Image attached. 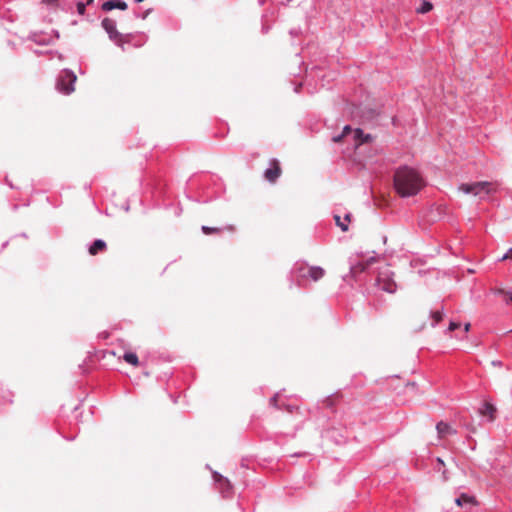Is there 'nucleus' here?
I'll list each match as a JSON object with an SVG mask.
<instances>
[{
  "mask_svg": "<svg viewBox=\"0 0 512 512\" xmlns=\"http://www.w3.org/2000/svg\"><path fill=\"white\" fill-rule=\"evenodd\" d=\"M425 186L421 174L408 166L399 167L394 174V187L401 197H411Z\"/></svg>",
  "mask_w": 512,
  "mask_h": 512,
  "instance_id": "obj_1",
  "label": "nucleus"
},
{
  "mask_svg": "<svg viewBox=\"0 0 512 512\" xmlns=\"http://www.w3.org/2000/svg\"><path fill=\"white\" fill-rule=\"evenodd\" d=\"M372 139L371 134H365L362 129L346 125L340 134L333 136L332 141L340 142L343 140L357 149L362 144L371 142Z\"/></svg>",
  "mask_w": 512,
  "mask_h": 512,
  "instance_id": "obj_2",
  "label": "nucleus"
},
{
  "mask_svg": "<svg viewBox=\"0 0 512 512\" xmlns=\"http://www.w3.org/2000/svg\"><path fill=\"white\" fill-rule=\"evenodd\" d=\"M459 190L464 194H472L474 196L483 197L493 190V185L488 181H480L474 183H463L459 186Z\"/></svg>",
  "mask_w": 512,
  "mask_h": 512,
  "instance_id": "obj_3",
  "label": "nucleus"
},
{
  "mask_svg": "<svg viewBox=\"0 0 512 512\" xmlns=\"http://www.w3.org/2000/svg\"><path fill=\"white\" fill-rule=\"evenodd\" d=\"M76 75L69 69H64L56 80V89L65 95H69L74 91Z\"/></svg>",
  "mask_w": 512,
  "mask_h": 512,
  "instance_id": "obj_4",
  "label": "nucleus"
},
{
  "mask_svg": "<svg viewBox=\"0 0 512 512\" xmlns=\"http://www.w3.org/2000/svg\"><path fill=\"white\" fill-rule=\"evenodd\" d=\"M393 276L394 273L390 268L385 267L380 269L376 280L378 288L388 293H395L397 290V284L394 281Z\"/></svg>",
  "mask_w": 512,
  "mask_h": 512,
  "instance_id": "obj_5",
  "label": "nucleus"
},
{
  "mask_svg": "<svg viewBox=\"0 0 512 512\" xmlns=\"http://www.w3.org/2000/svg\"><path fill=\"white\" fill-rule=\"evenodd\" d=\"M103 29L109 35L110 40H112L116 45H121L123 42L122 34L119 33L116 29V21L110 18H104L101 22Z\"/></svg>",
  "mask_w": 512,
  "mask_h": 512,
  "instance_id": "obj_6",
  "label": "nucleus"
},
{
  "mask_svg": "<svg viewBox=\"0 0 512 512\" xmlns=\"http://www.w3.org/2000/svg\"><path fill=\"white\" fill-rule=\"evenodd\" d=\"M281 174V168L277 159H271L269 167L264 171V177L267 181L274 183Z\"/></svg>",
  "mask_w": 512,
  "mask_h": 512,
  "instance_id": "obj_7",
  "label": "nucleus"
},
{
  "mask_svg": "<svg viewBox=\"0 0 512 512\" xmlns=\"http://www.w3.org/2000/svg\"><path fill=\"white\" fill-rule=\"evenodd\" d=\"M436 430L440 438H445L449 435H454L457 431L448 423L440 421L436 425Z\"/></svg>",
  "mask_w": 512,
  "mask_h": 512,
  "instance_id": "obj_8",
  "label": "nucleus"
},
{
  "mask_svg": "<svg viewBox=\"0 0 512 512\" xmlns=\"http://www.w3.org/2000/svg\"><path fill=\"white\" fill-rule=\"evenodd\" d=\"M479 413L487 417L489 421H493L495 419L496 407L491 402L485 401L479 409Z\"/></svg>",
  "mask_w": 512,
  "mask_h": 512,
  "instance_id": "obj_9",
  "label": "nucleus"
},
{
  "mask_svg": "<svg viewBox=\"0 0 512 512\" xmlns=\"http://www.w3.org/2000/svg\"><path fill=\"white\" fill-rule=\"evenodd\" d=\"M213 478L215 482H218L221 485V493L223 494V496L227 497L231 492V485L229 481L223 478V476L218 472L213 473Z\"/></svg>",
  "mask_w": 512,
  "mask_h": 512,
  "instance_id": "obj_10",
  "label": "nucleus"
},
{
  "mask_svg": "<svg viewBox=\"0 0 512 512\" xmlns=\"http://www.w3.org/2000/svg\"><path fill=\"white\" fill-rule=\"evenodd\" d=\"M127 3L123 0H108L102 4L104 11H111L113 9L126 10Z\"/></svg>",
  "mask_w": 512,
  "mask_h": 512,
  "instance_id": "obj_11",
  "label": "nucleus"
},
{
  "mask_svg": "<svg viewBox=\"0 0 512 512\" xmlns=\"http://www.w3.org/2000/svg\"><path fill=\"white\" fill-rule=\"evenodd\" d=\"M310 269V266H308L305 263H296L293 267L292 273L297 279H306L308 278L309 272L307 271Z\"/></svg>",
  "mask_w": 512,
  "mask_h": 512,
  "instance_id": "obj_12",
  "label": "nucleus"
},
{
  "mask_svg": "<svg viewBox=\"0 0 512 512\" xmlns=\"http://www.w3.org/2000/svg\"><path fill=\"white\" fill-rule=\"evenodd\" d=\"M307 271L309 272L308 278L313 281H318L325 275V270L320 266H310Z\"/></svg>",
  "mask_w": 512,
  "mask_h": 512,
  "instance_id": "obj_13",
  "label": "nucleus"
},
{
  "mask_svg": "<svg viewBox=\"0 0 512 512\" xmlns=\"http://www.w3.org/2000/svg\"><path fill=\"white\" fill-rule=\"evenodd\" d=\"M281 396V394L278 392L273 397L270 398L269 403L271 406L277 408V409H285L288 412H292L294 409V406L286 405L284 403L278 404V398Z\"/></svg>",
  "mask_w": 512,
  "mask_h": 512,
  "instance_id": "obj_14",
  "label": "nucleus"
},
{
  "mask_svg": "<svg viewBox=\"0 0 512 512\" xmlns=\"http://www.w3.org/2000/svg\"><path fill=\"white\" fill-rule=\"evenodd\" d=\"M106 249V242L102 239L95 240L89 247V253L91 255H96L99 251H104Z\"/></svg>",
  "mask_w": 512,
  "mask_h": 512,
  "instance_id": "obj_15",
  "label": "nucleus"
},
{
  "mask_svg": "<svg viewBox=\"0 0 512 512\" xmlns=\"http://www.w3.org/2000/svg\"><path fill=\"white\" fill-rule=\"evenodd\" d=\"M430 317L432 320L431 326L435 327L443 318V308H441L440 310L431 311Z\"/></svg>",
  "mask_w": 512,
  "mask_h": 512,
  "instance_id": "obj_16",
  "label": "nucleus"
},
{
  "mask_svg": "<svg viewBox=\"0 0 512 512\" xmlns=\"http://www.w3.org/2000/svg\"><path fill=\"white\" fill-rule=\"evenodd\" d=\"M32 39L39 45H48L51 42V37L46 34H35Z\"/></svg>",
  "mask_w": 512,
  "mask_h": 512,
  "instance_id": "obj_17",
  "label": "nucleus"
},
{
  "mask_svg": "<svg viewBox=\"0 0 512 512\" xmlns=\"http://www.w3.org/2000/svg\"><path fill=\"white\" fill-rule=\"evenodd\" d=\"M123 359L133 365V366H138L139 365V359H138V356L136 355V353L134 352H126L124 353L123 355Z\"/></svg>",
  "mask_w": 512,
  "mask_h": 512,
  "instance_id": "obj_18",
  "label": "nucleus"
},
{
  "mask_svg": "<svg viewBox=\"0 0 512 512\" xmlns=\"http://www.w3.org/2000/svg\"><path fill=\"white\" fill-rule=\"evenodd\" d=\"M433 8V5L431 2L423 0L420 4V6L416 9L417 13L419 14H425L431 11Z\"/></svg>",
  "mask_w": 512,
  "mask_h": 512,
  "instance_id": "obj_19",
  "label": "nucleus"
},
{
  "mask_svg": "<svg viewBox=\"0 0 512 512\" xmlns=\"http://www.w3.org/2000/svg\"><path fill=\"white\" fill-rule=\"evenodd\" d=\"M473 500H474L473 497H471L467 494H462L461 496H459L455 499V503L458 506H463V504L472 503Z\"/></svg>",
  "mask_w": 512,
  "mask_h": 512,
  "instance_id": "obj_20",
  "label": "nucleus"
},
{
  "mask_svg": "<svg viewBox=\"0 0 512 512\" xmlns=\"http://www.w3.org/2000/svg\"><path fill=\"white\" fill-rule=\"evenodd\" d=\"M334 220H335V223L336 225L343 231V232H346L348 231V228L349 226L347 225L346 222H344V219L341 218L340 215L338 214H334Z\"/></svg>",
  "mask_w": 512,
  "mask_h": 512,
  "instance_id": "obj_21",
  "label": "nucleus"
},
{
  "mask_svg": "<svg viewBox=\"0 0 512 512\" xmlns=\"http://www.w3.org/2000/svg\"><path fill=\"white\" fill-rule=\"evenodd\" d=\"M496 293L502 295L503 301L506 304H511L512 303V292L504 291L502 289H499V290L496 291Z\"/></svg>",
  "mask_w": 512,
  "mask_h": 512,
  "instance_id": "obj_22",
  "label": "nucleus"
},
{
  "mask_svg": "<svg viewBox=\"0 0 512 512\" xmlns=\"http://www.w3.org/2000/svg\"><path fill=\"white\" fill-rule=\"evenodd\" d=\"M201 230L204 234H211L214 232H218L220 229L216 227L202 226Z\"/></svg>",
  "mask_w": 512,
  "mask_h": 512,
  "instance_id": "obj_23",
  "label": "nucleus"
},
{
  "mask_svg": "<svg viewBox=\"0 0 512 512\" xmlns=\"http://www.w3.org/2000/svg\"><path fill=\"white\" fill-rule=\"evenodd\" d=\"M86 3L83 2V1H79L77 3V12L80 14V15H83L85 13V9H86Z\"/></svg>",
  "mask_w": 512,
  "mask_h": 512,
  "instance_id": "obj_24",
  "label": "nucleus"
},
{
  "mask_svg": "<svg viewBox=\"0 0 512 512\" xmlns=\"http://www.w3.org/2000/svg\"><path fill=\"white\" fill-rule=\"evenodd\" d=\"M507 259H512V248H510L500 259L499 261H504Z\"/></svg>",
  "mask_w": 512,
  "mask_h": 512,
  "instance_id": "obj_25",
  "label": "nucleus"
},
{
  "mask_svg": "<svg viewBox=\"0 0 512 512\" xmlns=\"http://www.w3.org/2000/svg\"><path fill=\"white\" fill-rule=\"evenodd\" d=\"M460 327V323L458 322H454V321H451L449 323V327H448V330L449 331H454L455 329L459 328Z\"/></svg>",
  "mask_w": 512,
  "mask_h": 512,
  "instance_id": "obj_26",
  "label": "nucleus"
},
{
  "mask_svg": "<svg viewBox=\"0 0 512 512\" xmlns=\"http://www.w3.org/2000/svg\"><path fill=\"white\" fill-rule=\"evenodd\" d=\"M351 216H352V215H351V213H350V212H347V213H345V215H344V218H343V219H344V222H346V223H347V225H348V224L350 223V221H351Z\"/></svg>",
  "mask_w": 512,
  "mask_h": 512,
  "instance_id": "obj_27",
  "label": "nucleus"
},
{
  "mask_svg": "<svg viewBox=\"0 0 512 512\" xmlns=\"http://www.w3.org/2000/svg\"><path fill=\"white\" fill-rule=\"evenodd\" d=\"M437 463H438V467H437V469H438V470H441V467H443V466H444V462H443V460H442V459H440V458H437Z\"/></svg>",
  "mask_w": 512,
  "mask_h": 512,
  "instance_id": "obj_28",
  "label": "nucleus"
},
{
  "mask_svg": "<svg viewBox=\"0 0 512 512\" xmlns=\"http://www.w3.org/2000/svg\"><path fill=\"white\" fill-rule=\"evenodd\" d=\"M470 328V323H466L464 326V332H468Z\"/></svg>",
  "mask_w": 512,
  "mask_h": 512,
  "instance_id": "obj_29",
  "label": "nucleus"
},
{
  "mask_svg": "<svg viewBox=\"0 0 512 512\" xmlns=\"http://www.w3.org/2000/svg\"><path fill=\"white\" fill-rule=\"evenodd\" d=\"M492 364L494 366H501L502 365V362L501 361H492Z\"/></svg>",
  "mask_w": 512,
  "mask_h": 512,
  "instance_id": "obj_30",
  "label": "nucleus"
},
{
  "mask_svg": "<svg viewBox=\"0 0 512 512\" xmlns=\"http://www.w3.org/2000/svg\"><path fill=\"white\" fill-rule=\"evenodd\" d=\"M301 84L295 86L294 91L298 93L300 91Z\"/></svg>",
  "mask_w": 512,
  "mask_h": 512,
  "instance_id": "obj_31",
  "label": "nucleus"
},
{
  "mask_svg": "<svg viewBox=\"0 0 512 512\" xmlns=\"http://www.w3.org/2000/svg\"><path fill=\"white\" fill-rule=\"evenodd\" d=\"M150 10H147L145 13H142V18L145 19L146 16L149 14Z\"/></svg>",
  "mask_w": 512,
  "mask_h": 512,
  "instance_id": "obj_32",
  "label": "nucleus"
},
{
  "mask_svg": "<svg viewBox=\"0 0 512 512\" xmlns=\"http://www.w3.org/2000/svg\"><path fill=\"white\" fill-rule=\"evenodd\" d=\"M442 474H443V480H445V481H446V480L448 479V477H447V475H446V471H445V470H443Z\"/></svg>",
  "mask_w": 512,
  "mask_h": 512,
  "instance_id": "obj_33",
  "label": "nucleus"
},
{
  "mask_svg": "<svg viewBox=\"0 0 512 512\" xmlns=\"http://www.w3.org/2000/svg\"><path fill=\"white\" fill-rule=\"evenodd\" d=\"M93 1H94V0H86V1H85V3H86L87 5H89V4H91Z\"/></svg>",
  "mask_w": 512,
  "mask_h": 512,
  "instance_id": "obj_34",
  "label": "nucleus"
},
{
  "mask_svg": "<svg viewBox=\"0 0 512 512\" xmlns=\"http://www.w3.org/2000/svg\"><path fill=\"white\" fill-rule=\"evenodd\" d=\"M290 33H291L292 35H296V34H297V31H296V30H291V31H290Z\"/></svg>",
  "mask_w": 512,
  "mask_h": 512,
  "instance_id": "obj_35",
  "label": "nucleus"
},
{
  "mask_svg": "<svg viewBox=\"0 0 512 512\" xmlns=\"http://www.w3.org/2000/svg\"><path fill=\"white\" fill-rule=\"evenodd\" d=\"M137 3L143 2L144 0H135Z\"/></svg>",
  "mask_w": 512,
  "mask_h": 512,
  "instance_id": "obj_36",
  "label": "nucleus"
},
{
  "mask_svg": "<svg viewBox=\"0 0 512 512\" xmlns=\"http://www.w3.org/2000/svg\"><path fill=\"white\" fill-rule=\"evenodd\" d=\"M510 332H512V330H510Z\"/></svg>",
  "mask_w": 512,
  "mask_h": 512,
  "instance_id": "obj_37",
  "label": "nucleus"
}]
</instances>
